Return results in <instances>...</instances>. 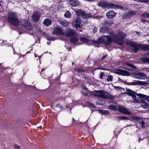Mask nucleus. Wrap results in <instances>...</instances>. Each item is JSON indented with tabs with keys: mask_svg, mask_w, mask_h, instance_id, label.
<instances>
[{
	"mask_svg": "<svg viewBox=\"0 0 149 149\" xmlns=\"http://www.w3.org/2000/svg\"><path fill=\"white\" fill-rule=\"evenodd\" d=\"M92 94L94 95L104 99H113L114 97L106 91L102 90H95L92 92Z\"/></svg>",
	"mask_w": 149,
	"mask_h": 149,
	"instance_id": "nucleus-1",
	"label": "nucleus"
},
{
	"mask_svg": "<svg viewBox=\"0 0 149 149\" xmlns=\"http://www.w3.org/2000/svg\"><path fill=\"white\" fill-rule=\"evenodd\" d=\"M8 21L13 25L17 26L19 24V22L17 15L14 13H11L8 15Z\"/></svg>",
	"mask_w": 149,
	"mask_h": 149,
	"instance_id": "nucleus-2",
	"label": "nucleus"
},
{
	"mask_svg": "<svg viewBox=\"0 0 149 149\" xmlns=\"http://www.w3.org/2000/svg\"><path fill=\"white\" fill-rule=\"evenodd\" d=\"M81 22V20L80 18L76 17L73 20L72 25L74 27H75L77 29L78 28H80Z\"/></svg>",
	"mask_w": 149,
	"mask_h": 149,
	"instance_id": "nucleus-3",
	"label": "nucleus"
},
{
	"mask_svg": "<svg viewBox=\"0 0 149 149\" xmlns=\"http://www.w3.org/2000/svg\"><path fill=\"white\" fill-rule=\"evenodd\" d=\"M125 43L127 45H129L134 48L135 52L136 53L139 50V44H136L133 42L129 40L126 41Z\"/></svg>",
	"mask_w": 149,
	"mask_h": 149,
	"instance_id": "nucleus-4",
	"label": "nucleus"
},
{
	"mask_svg": "<svg viewBox=\"0 0 149 149\" xmlns=\"http://www.w3.org/2000/svg\"><path fill=\"white\" fill-rule=\"evenodd\" d=\"M118 110L119 112L127 115L130 116L131 115L130 112L127 110L126 107H124L120 106L118 107Z\"/></svg>",
	"mask_w": 149,
	"mask_h": 149,
	"instance_id": "nucleus-5",
	"label": "nucleus"
},
{
	"mask_svg": "<svg viewBox=\"0 0 149 149\" xmlns=\"http://www.w3.org/2000/svg\"><path fill=\"white\" fill-rule=\"evenodd\" d=\"M76 31L72 29H70L66 31L64 35L67 37L72 36L76 35Z\"/></svg>",
	"mask_w": 149,
	"mask_h": 149,
	"instance_id": "nucleus-6",
	"label": "nucleus"
},
{
	"mask_svg": "<svg viewBox=\"0 0 149 149\" xmlns=\"http://www.w3.org/2000/svg\"><path fill=\"white\" fill-rule=\"evenodd\" d=\"M134 74L136 75L134 77L138 79H143L146 78V74L144 73L141 72H135Z\"/></svg>",
	"mask_w": 149,
	"mask_h": 149,
	"instance_id": "nucleus-7",
	"label": "nucleus"
},
{
	"mask_svg": "<svg viewBox=\"0 0 149 149\" xmlns=\"http://www.w3.org/2000/svg\"><path fill=\"white\" fill-rule=\"evenodd\" d=\"M111 3L103 2H99L97 3L98 5L99 6L103 8H110Z\"/></svg>",
	"mask_w": 149,
	"mask_h": 149,
	"instance_id": "nucleus-8",
	"label": "nucleus"
},
{
	"mask_svg": "<svg viewBox=\"0 0 149 149\" xmlns=\"http://www.w3.org/2000/svg\"><path fill=\"white\" fill-rule=\"evenodd\" d=\"M52 34L54 35H64L62 29L60 28H56L54 29Z\"/></svg>",
	"mask_w": 149,
	"mask_h": 149,
	"instance_id": "nucleus-9",
	"label": "nucleus"
},
{
	"mask_svg": "<svg viewBox=\"0 0 149 149\" xmlns=\"http://www.w3.org/2000/svg\"><path fill=\"white\" fill-rule=\"evenodd\" d=\"M131 118L132 119L138 121L140 124V125L141 127H144V125L145 124V122L142 120L139 117L132 116Z\"/></svg>",
	"mask_w": 149,
	"mask_h": 149,
	"instance_id": "nucleus-10",
	"label": "nucleus"
},
{
	"mask_svg": "<svg viewBox=\"0 0 149 149\" xmlns=\"http://www.w3.org/2000/svg\"><path fill=\"white\" fill-rule=\"evenodd\" d=\"M116 73L118 74L125 76H128L130 74L129 72L124 70L121 69L118 70Z\"/></svg>",
	"mask_w": 149,
	"mask_h": 149,
	"instance_id": "nucleus-11",
	"label": "nucleus"
},
{
	"mask_svg": "<svg viewBox=\"0 0 149 149\" xmlns=\"http://www.w3.org/2000/svg\"><path fill=\"white\" fill-rule=\"evenodd\" d=\"M32 17L34 22H37L39 21L40 17V15L38 12H35L33 13Z\"/></svg>",
	"mask_w": 149,
	"mask_h": 149,
	"instance_id": "nucleus-12",
	"label": "nucleus"
},
{
	"mask_svg": "<svg viewBox=\"0 0 149 149\" xmlns=\"http://www.w3.org/2000/svg\"><path fill=\"white\" fill-rule=\"evenodd\" d=\"M145 84V82L141 81H135L132 82L127 83V84L129 85H143Z\"/></svg>",
	"mask_w": 149,
	"mask_h": 149,
	"instance_id": "nucleus-13",
	"label": "nucleus"
},
{
	"mask_svg": "<svg viewBox=\"0 0 149 149\" xmlns=\"http://www.w3.org/2000/svg\"><path fill=\"white\" fill-rule=\"evenodd\" d=\"M116 13L113 11L111 10L109 11L106 14V16L109 19L115 17L116 15Z\"/></svg>",
	"mask_w": 149,
	"mask_h": 149,
	"instance_id": "nucleus-14",
	"label": "nucleus"
},
{
	"mask_svg": "<svg viewBox=\"0 0 149 149\" xmlns=\"http://www.w3.org/2000/svg\"><path fill=\"white\" fill-rule=\"evenodd\" d=\"M69 3L70 5L73 7L78 6L80 4L79 1L78 0H70Z\"/></svg>",
	"mask_w": 149,
	"mask_h": 149,
	"instance_id": "nucleus-15",
	"label": "nucleus"
},
{
	"mask_svg": "<svg viewBox=\"0 0 149 149\" xmlns=\"http://www.w3.org/2000/svg\"><path fill=\"white\" fill-rule=\"evenodd\" d=\"M115 42L120 45H122L124 44V40L123 38H115Z\"/></svg>",
	"mask_w": 149,
	"mask_h": 149,
	"instance_id": "nucleus-16",
	"label": "nucleus"
},
{
	"mask_svg": "<svg viewBox=\"0 0 149 149\" xmlns=\"http://www.w3.org/2000/svg\"><path fill=\"white\" fill-rule=\"evenodd\" d=\"M126 36L125 33L120 31L117 33V34H114L113 37H125Z\"/></svg>",
	"mask_w": 149,
	"mask_h": 149,
	"instance_id": "nucleus-17",
	"label": "nucleus"
},
{
	"mask_svg": "<svg viewBox=\"0 0 149 149\" xmlns=\"http://www.w3.org/2000/svg\"><path fill=\"white\" fill-rule=\"evenodd\" d=\"M24 27L28 30H31L32 29V26L31 24L28 22H26L24 24Z\"/></svg>",
	"mask_w": 149,
	"mask_h": 149,
	"instance_id": "nucleus-18",
	"label": "nucleus"
},
{
	"mask_svg": "<svg viewBox=\"0 0 149 149\" xmlns=\"http://www.w3.org/2000/svg\"><path fill=\"white\" fill-rule=\"evenodd\" d=\"M139 49L141 50L149 51V45L139 44Z\"/></svg>",
	"mask_w": 149,
	"mask_h": 149,
	"instance_id": "nucleus-19",
	"label": "nucleus"
},
{
	"mask_svg": "<svg viewBox=\"0 0 149 149\" xmlns=\"http://www.w3.org/2000/svg\"><path fill=\"white\" fill-rule=\"evenodd\" d=\"M59 22L61 24L65 26H68L69 24V22L63 19H59L58 20Z\"/></svg>",
	"mask_w": 149,
	"mask_h": 149,
	"instance_id": "nucleus-20",
	"label": "nucleus"
},
{
	"mask_svg": "<svg viewBox=\"0 0 149 149\" xmlns=\"http://www.w3.org/2000/svg\"><path fill=\"white\" fill-rule=\"evenodd\" d=\"M110 8L111 9H123V7L120 5H114L113 3H111V4Z\"/></svg>",
	"mask_w": 149,
	"mask_h": 149,
	"instance_id": "nucleus-21",
	"label": "nucleus"
},
{
	"mask_svg": "<svg viewBox=\"0 0 149 149\" xmlns=\"http://www.w3.org/2000/svg\"><path fill=\"white\" fill-rule=\"evenodd\" d=\"M127 94L132 96L136 97L135 96L136 93L130 89H127Z\"/></svg>",
	"mask_w": 149,
	"mask_h": 149,
	"instance_id": "nucleus-22",
	"label": "nucleus"
},
{
	"mask_svg": "<svg viewBox=\"0 0 149 149\" xmlns=\"http://www.w3.org/2000/svg\"><path fill=\"white\" fill-rule=\"evenodd\" d=\"M51 20L48 18L45 19L43 22V24L45 26H48L52 24Z\"/></svg>",
	"mask_w": 149,
	"mask_h": 149,
	"instance_id": "nucleus-23",
	"label": "nucleus"
},
{
	"mask_svg": "<svg viewBox=\"0 0 149 149\" xmlns=\"http://www.w3.org/2000/svg\"><path fill=\"white\" fill-rule=\"evenodd\" d=\"M84 12L81 9H79L76 11V13L77 16L82 17V16L84 14Z\"/></svg>",
	"mask_w": 149,
	"mask_h": 149,
	"instance_id": "nucleus-24",
	"label": "nucleus"
},
{
	"mask_svg": "<svg viewBox=\"0 0 149 149\" xmlns=\"http://www.w3.org/2000/svg\"><path fill=\"white\" fill-rule=\"evenodd\" d=\"M136 12L135 11H130L126 15V17L128 18L132 17L136 15Z\"/></svg>",
	"mask_w": 149,
	"mask_h": 149,
	"instance_id": "nucleus-25",
	"label": "nucleus"
},
{
	"mask_svg": "<svg viewBox=\"0 0 149 149\" xmlns=\"http://www.w3.org/2000/svg\"><path fill=\"white\" fill-rule=\"evenodd\" d=\"M108 30L106 27H102L100 29V32L102 33H107L108 31Z\"/></svg>",
	"mask_w": 149,
	"mask_h": 149,
	"instance_id": "nucleus-26",
	"label": "nucleus"
},
{
	"mask_svg": "<svg viewBox=\"0 0 149 149\" xmlns=\"http://www.w3.org/2000/svg\"><path fill=\"white\" fill-rule=\"evenodd\" d=\"M91 16L92 15L91 14H87L84 12L82 17L84 19H88L89 18L91 17Z\"/></svg>",
	"mask_w": 149,
	"mask_h": 149,
	"instance_id": "nucleus-27",
	"label": "nucleus"
},
{
	"mask_svg": "<svg viewBox=\"0 0 149 149\" xmlns=\"http://www.w3.org/2000/svg\"><path fill=\"white\" fill-rule=\"evenodd\" d=\"M140 17L149 19V13H148L147 11H146L144 13L141 14Z\"/></svg>",
	"mask_w": 149,
	"mask_h": 149,
	"instance_id": "nucleus-28",
	"label": "nucleus"
},
{
	"mask_svg": "<svg viewBox=\"0 0 149 149\" xmlns=\"http://www.w3.org/2000/svg\"><path fill=\"white\" fill-rule=\"evenodd\" d=\"M108 109H109L112 110L114 111H116L117 109V107L113 104H111L109 105L108 107Z\"/></svg>",
	"mask_w": 149,
	"mask_h": 149,
	"instance_id": "nucleus-29",
	"label": "nucleus"
},
{
	"mask_svg": "<svg viewBox=\"0 0 149 149\" xmlns=\"http://www.w3.org/2000/svg\"><path fill=\"white\" fill-rule=\"evenodd\" d=\"M64 16L67 18H69L71 17V13L69 11H67L64 14Z\"/></svg>",
	"mask_w": 149,
	"mask_h": 149,
	"instance_id": "nucleus-30",
	"label": "nucleus"
},
{
	"mask_svg": "<svg viewBox=\"0 0 149 149\" xmlns=\"http://www.w3.org/2000/svg\"><path fill=\"white\" fill-rule=\"evenodd\" d=\"M70 40L73 43L77 42L78 40V38H70Z\"/></svg>",
	"mask_w": 149,
	"mask_h": 149,
	"instance_id": "nucleus-31",
	"label": "nucleus"
},
{
	"mask_svg": "<svg viewBox=\"0 0 149 149\" xmlns=\"http://www.w3.org/2000/svg\"><path fill=\"white\" fill-rule=\"evenodd\" d=\"M141 60L146 63H149V58L143 57L141 58Z\"/></svg>",
	"mask_w": 149,
	"mask_h": 149,
	"instance_id": "nucleus-32",
	"label": "nucleus"
},
{
	"mask_svg": "<svg viewBox=\"0 0 149 149\" xmlns=\"http://www.w3.org/2000/svg\"><path fill=\"white\" fill-rule=\"evenodd\" d=\"M117 118L118 119L123 120L129 119V118H128L125 116H118Z\"/></svg>",
	"mask_w": 149,
	"mask_h": 149,
	"instance_id": "nucleus-33",
	"label": "nucleus"
},
{
	"mask_svg": "<svg viewBox=\"0 0 149 149\" xmlns=\"http://www.w3.org/2000/svg\"><path fill=\"white\" fill-rule=\"evenodd\" d=\"M148 103L147 102L144 103H143L141 106L143 108L145 109H147L148 108Z\"/></svg>",
	"mask_w": 149,
	"mask_h": 149,
	"instance_id": "nucleus-34",
	"label": "nucleus"
},
{
	"mask_svg": "<svg viewBox=\"0 0 149 149\" xmlns=\"http://www.w3.org/2000/svg\"><path fill=\"white\" fill-rule=\"evenodd\" d=\"M47 38V40L49 41V42H47V44L48 45L50 44V41L54 40H55V39H54V38Z\"/></svg>",
	"mask_w": 149,
	"mask_h": 149,
	"instance_id": "nucleus-35",
	"label": "nucleus"
},
{
	"mask_svg": "<svg viewBox=\"0 0 149 149\" xmlns=\"http://www.w3.org/2000/svg\"><path fill=\"white\" fill-rule=\"evenodd\" d=\"M113 79V77L111 75H109L108 76V78L107 79V81H112Z\"/></svg>",
	"mask_w": 149,
	"mask_h": 149,
	"instance_id": "nucleus-36",
	"label": "nucleus"
},
{
	"mask_svg": "<svg viewBox=\"0 0 149 149\" xmlns=\"http://www.w3.org/2000/svg\"><path fill=\"white\" fill-rule=\"evenodd\" d=\"M56 107L59 108L61 109H63V106L59 104H57Z\"/></svg>",
	"mask_w": 149,
	"mask_h": 149,
	"instance_id": "nucleus-37",
	"label": "nucleus"
},
{
	"mask_svg": "<svg viewBox=\"0 0 149 149\" xmlns=\"http://www.w3.org/2000/svg\"><path fill=\"white\" fill-rule=\"evenodd\" d=\"M80 40L82 41L88 42V40L86 38H80Z\"/></svg>",
	"mask_w": 149,
	"mask_h": 149,
	"instance_id": "nucleus-38",
	"label": "nucleus"
},
{
	"mask_svg": "<svg viewBox=\"0 0 149 149\" xmlns=\"http://www.w3.org/2000/svg\"><path fill=\"white\" fill-rule=\"evenodd\" d=\"M14 147L15 149H20L21 148L20 146L16 144H15L14 145Z\"/></svg>",
	"mask_w": 149,
	"mask_h": 149,
	"instance_id": "nucleus-39",
	"label": "nucleus"
},
{
	"mask_svg": "<svg viewBox=\"0 0 149 149\" xmlns=\"http://www.w3.org/2000/svg\"><path fill=\"white\" fill-rule=\"evenodd\" d=\"M107 40L108 41L107 44H109L112 41V38H107Z\"/></svg>",
	"mask_w": 149,
	"mask_h": 149,
	"instance_id": "nucleus-40",
	"label": "nucleus"
},
{
	"mask_svg": "<svg viewBox=\"0 0 149 149\" xmlns=\"http://www.w3.org/2000/svg\"><path fill=\"white\" fill-rule=\"evenodd\" d=\"M138 1L140 2H144L146 3L149 2V0H138Z\"/></svg>",
	"mask_w": 149,
	"mask_h": 149,
	"instance_id": "nucleus-41",
	"label": "nucleus"
},
{
	"mask_svg": "<svg viewBox=\"0 0 149 149\" xmlns=\"http://www.w3.org/2000/svg\"><path fill=\"white\" fill-rule=\"evenodd\" d=\"M113 20H109L107 22H106V24H108L109 25H110L111 24H113Z\"/></svg>",
	"mask_w": 149,
	"mask_h": 149,
	"instance_id": "nucleus-42",
	"label": "nucleus"
},
{
	"mask_svg": "<svg viewBox=\"0 0 149 149\" xmlns=\"http://www.w3.org/2000/svg\"><path fill=\"white\" fill-rule=\"evenodd\" d=\"M76 70L79 72H81L83 71V70L82 69L79 68L77 69Z\"/></svg>",
	"mask_w": 149,
	"mask_h": 149,
	"instance_id": "nucleus-43",
	"label": "nucleus"
},
{
	"mask_svg": "<svg viewBox=\"0 0 149 149\" xmlns=\"http://www.w3.org/2000/svg\"><path fill=\"white\" fill-rule=\"evenodd\" d=\"M97 29L96 27H94L93 30V32L94 33H96L97 31Z\"/></svg>",
	"mask_w": 149,
	"mask_h": 149,
	"instance_id": "nucleus-44",
	"label": "nucleus"
},
{
	"mask_svg": "<svg viewBox=\"0 0 149 149\" xmlns=\"http://www.w3.org/2000/svg\"><path fill=\"white\" fill-rule=\"evenodd\" d=\"M104 75V73L103 72H101L100 74V78L101 79H103V77Z\"/></svg>",
	"mask_w": 149,
	"mask_h": 149,
	"instance_id": "nucleus-45",
	"label": "nucleus"
},
{
	"mask_svg": "<svg viewBox=\"0 0 149 149\" xmlns=\"http://www.w3.org/2000/svg\"><path fill=\"white\" fill-rule=\"evenodd\" d=\"M145 99L148 102H149V96L147 95H146L145 96Z\"/></svg>",
	"mask_w": 149,
	"mask_h": 149,
	"instance_id": "nucleus-46",
	"label": "nucleus"
},
{
	"mask_svg": "<svg viewBox=\"0 0 149 149\" xmlns=\"http://www.w3.org/2000/svg\"><path fill=\"white\" fill-rule=\"evenodd\" d=\"M40 33L43 34V35H44V36H47V34H46L45 33H44V32L42 31H40Z\"/></svg>",
	"mask_w": 149,
	"mask_h": 149,
	"instance_id": "nucleus-47",
	"label": "nucleus"
},
{
	"mask_svg": "<svg viewBox=\"0 0 149 149\" xmlns=\"http://www.w3.org/2000/svg\"><path fill=\"white\" fill-rule=\"evenodd\" d=\"M140 21L141 22H143L144 23L146 22L145 20L143 18H142L140 20Z\"/></svg>",
	"mask_w": 149,
	"mask_h": 149,
	"instance_id": "nucleus-48",
	"label": "nucleus"
},
{
	"mask_svg": "<svg viewBox=\"0 0 149 149\" xmlns=\"http://www.w3.org/2000/svg\"><path fill=\"white\" fill-rule=\"evenodd\" d=\"M135 33H134V34H137V35H136V36H139V35L140 34V33L139 32H135Z\"/></svg>",
	"mask_w": 149,
	"mask_h": 149,
	"instance_id": "nucleus-49",
	"label": "nucleus"
},
{
	"mask_svg": "<svg viewBox=\"0 0 149 149\" xmlns=\"http://www.w3.org/2000/svg\"><path fill=\"white\" fill-rule=\"evenodd\" d=\"M128 66H129L130 67H131L132 68H136V67L134 66V65H133L131 64H128Z\"/></svg>",
	"mask_w": 149,
	"mask_h": 149,
	"instance_id": "nucleus-50",
	"label": "nucleus"
},
{
	"mask_svg": "<svg viewBox=\"0 0 149 149\" xmlns=\"http://www.w3.org/2000/svg\"><path fill=\"white\" fill-rule=\"evenodd\" d=\"M93 42L95 43H96V44H100V42L99 41H93Z\"/></svg>",
	"mask_w": 149,
	"mask_h": 149,
	"instance_id": "nucleus-51",
	"label": "nucleus"
},
{
	"mask_svg": "<svg viewBox=\"0 0 149 149\" xmlns=\"http://www.w3.org/2000/svg\"><path fill=\"white\" fill-rule=\"evenodd\" d=\"M82 88L83 89H85L86 90H87V88L85 86H82Z\"/></svg>",
	"mask_w": 149,
	"mask_h": 149,
	"instance_id": "nucleus-52",
	"label": "nucleus"
},
{
	"mask_svg": "<svg viewBox=\"0 0 149 149\" xmlns=\"http://www.w3.org/2000/svg\"><path fill=\"white\" fill-rule=\"evenodd\" d=\"M82 94L84 96H86L87 95V93H85V92H83L82 93Z\"/></svg>",
	"mask_w": 149,
	"mask_h": 149,
	"instance_id": "nucleus-53",
	"label": "nucleus"
},
{
	"mask_svg": "<svg viewBox=\"0 0 149 149\" xmlns=\"http://www.w3.org/2000/svg\"><path fill=\"white\" fill-rule=\"evenodd\" d=\"M107 56V55H106L105 56H103L102 57V59L103 60V59H104Z\"/></svg>",
	"mask_w": 149,
	"mask_h": 149,
	"instance_id": "nucleus-54",
	"label": "nucleus"
},
{
	"mask_svg": "<svg viewBox=\"0 0 149 149\" xmlns=\"http://www.w3.org/2000/svg\"><path fill=\"white\" fill-rule=\"evenodd\" d=\"M89 105L91 106L93 108H94V107H95V106L94 105H93L92 104H91V103H90Z\"/></svg>",
	"mask_w": 149,
	"mask_h": 149,
	"instance_id": "nucleus-55",
	"label": "nucleus"
},
{
	"mask_svg": "<svg viewBox=\"0 0 149 149\" xmlns=\"http://www.w3.org/2000/svg\"><path fill=\"white\" fill-rule=\"evenodd\" d=\"M141 140H143V139H141L140 138L138 140L139 142H140Z\"/></svg>",
	"mask_w": 149,
	"mask_h": 149,
	"instance_id": "nucleus-56",
	"label": "nucleus"
},
{
	"mask_svg": "<svg viewBox=\"0 0 149 149\" xmlns=\"http://www.w3.org/2000/svg\"><path fill=\"white\" fill-rule=\"evenodd\" d=\"M65 107H66V108H68V105H66Z\"/></svg>",
	"mask_w": 149,
	"mask_h": 149,
	"instance_id": "nucleus-57",
	"label": "nucleus"
},
{
	"mask_svg": "<svg viewBox=\"0 0 149 149\" xmlns=\"http://www.w3.org/2000/svg\"><path fill=\"white\" fill-rule=\"evenodd\" d=\"M105 37H107V38H108V37H110L109 36H106Z\"/></svg>",
	"mask_w": 149,
	"mask_h": 149,
	"instance_id": "nucleus-58",
	"label": "nucleus"
},
{
	"mask_svg": "<svg viewBox=\"0 0 149 149\" xmlns=\"http://www.w3.org/2000/svg\"><path fill=\"white\" fill-rule=\"evenodd\" d=\"M102 38H100L99 39V40H101Z\"/></svg>",
	"mask_w": 149,
	"mask_h": 149,
	"instance_id": "nucleus-59",
	"label": "nucleus"
},
{
	"mask_svg": "<svg viewBox=\"0 0 149 149\" xmlns=\"http://www.w3.org/2000/svg\"><path fill=\"white\" fill-rule=\"evenodd\" d=\"M147 54H148V55H149V52H148V53H147Z\"/></svg>",
	"mask_w": 149,
	"mask_h": 149,
	"instance_id": "nucleus-60",
	"label": "nucleus"
},
{
	"mask_svg": "<svg viewBox=\"0 0 149 149\" xmlns=\"http://www.w3.org/2000/svg\"><path fill=\"white\" fill-rule=\"evenodd\" d=\"M36 54H35V57H36Z\"/></svg>",
	"mask_w": 149,
	"mask_h": 149,
	"instance_id": "nucleus-61",
	"label": "nucleus"
},
{
	"mask_svg": "<svg viewBox=\"0 0 149 149\" xmlns=\"http://www.w3.org/2000/svg\"><path fill=\"white\" fill-rule=\"evenodd\" d=\"M102 112L104 111H103V110H102Z\"/></svg>",
	"mask_w": 149,
	"mask_h": 149,
	"instance_id": "nucleus-62",
	"label": "nucleus"
},
{
	"mask_svg": "<svg viewBox=\"0 0 149 149\" xmlns=\"http://www.w3.org/2000/svg\"><path fill=\"white\" fill-rule=\"evenodd\" d=\"M148 43H149V40H148Z\"/></svg>",
	"mask_w": 149,
	"mask_h": 149,
	"instance_id": "nucleus-63",
	"label": "nucleus"
},
{
	"mask_svg": "<svg viewBox=\"0 0 149 149\" xmlns=\"http://www.w3.org/2000/svg\"><path fill=\"white\" fill-rule=\"evenodd\" d=\"M148 22H149V21L148 20Z\"/></svg>",
	"mask_w": 149,
	"mask_h": 149,
	"instance_id": "nucleus-64",
	"label": "nucleus"
}]
</instances>
